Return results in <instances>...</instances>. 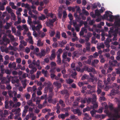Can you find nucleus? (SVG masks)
<instances>
[{"label": "nucleus", "instance_id": "nucleus-1", "mask_svg": "<svg viewBox=\"0 0 120 120\" xmlns=\"http://www.w3.org/2000/svg\"><path fill=\"white\" fill-rule=\"evenodd\" d=\"M45 85L46 87L44 89L45 93H46L48 91L53 90V87L51 82H45Z\"/></svg>", "mask_w": 120, "mask_h": 120}, {"label": "nucleus", "instance_id": "nucleus-2", "mask_svg": "<svg viewBox=\"0 0 120 120\" xmlns=\"http://www.w3.org/2000/svg\"><path fill=\"white\" fill-rule=\"evenodd\" d=\"M104 18L108 19V20L109 21L112 22L113 21V19H114V16L111 14H109L108 11H106L105 12V14L104 15Z\"/></svg>", "mask_w": 120, "mask_h": 120}, {"label": "nucleus", "instance_id": "nucleus-3", "mask_svg": "<svg viewBox=\"0 0 120 120\" xmlns=\"http://www.w3.org/2000/svg\"><path fill=\"white\" fill-rule=\"evenodd\" d=\"M9 78L10 79H11V82L12 83L15 84V83H17L16 84H15V86L18 87L19 86V80L18 79V77L17 76H10Z\"/></svg>", "mask_w": 120, "mask_h": 120}, {"label": "nucleus", "instance_id": "nucleus-4", "mask_svg": "<svg viewBox=\"0 0 120 120\" xmlns=\"http://www.w3.org/2000/svg\"><path fill=\"white\" fill-rule=\"evenodd\" d=\"M84 71H87L88 72H93L94 74H96L97 72L95 69L92 67L89 68L87 65H85L84 67Z\"/></svg>", "mask_w": 120, "mask_h": 120}, {"label": "nucleus", "instance_id": "nucleus-5", "mask_svg": "<svg viewBox=\"0 0 120 120\" xmlns=\"http://www.w3.org/2000/svg\"><path fill=\"white\" fill-rule=\"evenodd\" d=\"M93 100L92 104H93V105L91 106V108L93 109H96L98 107V103L96 101L97 100L96 96H95Z\"/></svg>", "mask_w": 120, "mask_h": 120}, {"label": "nucleus", "instance_id": "nucleus-6", "mask_svg": "<svg viewBox=\"0 0 120 120\" xmlns=\"http://www.w3.org/2000/svg\"><path fill=\"white\" fill-rule=\"evenodd\" d=\"M114 17V19L116 20L115 22L116 25L118 26H120V18H119V16L118 15L115 16Z\"/></svg>", "mask_w": 120, "mask_h": 120}, {"label": "nucleus", "instance_id": "nucleus-7", "mask_svg": "<svg viewBox=\"0 0 120 120\" xmlns=\"http://www.w3.org/2000/svg\"><path fill=\"white\" fill-rule=\"evenodd\" d=\"M69 114L67 112H65V114L62 113V114H59L58 116V117L59 119L61 118L63 119H64L65 118L68 116L69 115Z\"/></svg>", "mask_w": 120, "mask_h": 120}, {"label": "nucleus", "instance_id": "nucleus-8", "mask_svg": "<svg viewBox=\"0 0 120 120\" xmlns=\"http://www.w3.org/2000/svg\"><path fill=\"white\" fill-rule=\"evenodd\" d=\"M1 80V82L2 83L5 84L6 85L9 83L10 80L9 77L8 79H6L5 78H4L3 79H2Z\"/></svg>", "mask_w": 120, "mask_h": 120}, {"label": "nucleus", "instance_id": "nucleus-9", "mask_svg": "<svg viewBox=\"0 0 120 120\" xmlns=\"http://www.w3.org/2000/svg\"><path fill=\"white\" fill-rule=\"evenodd\" d=\"M28 108L29 107L27 105H26L24 107V109L23 110L22 113V116L24 117L25 116L26 113L28 111Z\"/></svg>", "mask_w": 120, "mask_h": 120}, {"label": "nucleus", "instance_id": "nucleus-10", "mask_svg": "<svg viewBox=\"0 0 120 120\" xmlns=\"http://www.w3.org/2000/svg\"><path fill=\"white\" fill-rule=\"evenodd\" d=\"M35 54L38 56V48H36L35 50H34V52H32L30 53V56L33 58H34V55Z\"/></svg>", "mask_w": 120, "mask_h": 120}, {"label": "nucleus", "instance_id": "nucleus-11", "mask_svg": "<svg viewBox=\"0 0 120 120\" xmlns=\"http://www.w3.org/2000/svg\"><path fill=\"white\" fill-rule=\"evenodd\" d=\"M61 93L63 95H65L64 97L69 96V94L68 91L66 90H64L61 91Z\"/></svg>", "mask_w": 120, "mask_h": 120}, {"label": "nucleus", "instance_id": "nucleus-12", "mask_svg": "<svg viewBox=\"0 0 120 120\" xmlns=\"http://www.w3.org/2000/svg\"><path fill=\"white\" fill-rule=\"evenodd\" d=\"M46 52L44 50L41 49V52L38 53V56L41 58L42 56H44Z\"/></svg>", "mask_w": 120, "mask_h": 120}, {"label": "nucleus", "instance_id": "nucleus-13", "mask_svg": "<svg viewBox=\"0 0 120 120\" xmlns=\"http://www.w3.org/2000/svg\"><path fill=\"white\" fill-rule=\"evenodd\" d=\"M72 111L75 114H77L78 116H80L81 114V113L79 109H74Z\"/></svg>", "mask_w": 120, "mask_h": 120}, {"label": "nucleus", "instance_id": "nucleus-14", "mask_svg": "<svg viewBox=\"0 0 120 120\" xmlns=\"http://www.w3.org/2000/svg\"><path fill=\"white\" fill-rule=\"evenodd\" d=\"M119 91L118 90H115L114 89H112L111 90L110 93V95L111 96L115 95L116 94L119 93Z\"/></svg>", "mask_w": 120, "mask_h": 120}, {"label": "nucleus", "instance_id": "nucleus-15", "mask_svg": "<svg viewBox=\"0 0 120 120\" xmlns=\"http://www.w3.org/2000/svg\"><path fill=\"white\" fill-rule=\"evenodd\" d=\"M92 97V98H89L88 99L86 98V101H87V103L89 104L90 102H91L92 103L93 100V98H94V97L95 96H96V95L95 94H93V95Z\"/></svg>", "mask_w": 120, "mask_h": 120}, {"label": "nucleus", "instance_id": "nucleus-16", "mask_svg": "<svg viewBox=\"0 0 120 120\" xmlns=\"http://www.w3.org/2000/svg\"><path fill=\"white\" fill-rule=\"evenodd\" d=\"M63 15L62 18L63 22H64L65 20V19L67 17V14L65 11H64L63 12Z\"/></svg>", "mask_w": 120, "mask_h": 120}, {"label": "nucleus", "instance_id": "nucleus-17", "mask_svg": "<svg viewBox=\"0 0 120 120\" xmlns=\"http://www.w3.org/2000/svg\"><path fill=\"white\" fill-rule=\"evenodd\" d=\"M6 24V25H5L4 28L6 30H8L9 29L12 25L11 22L10 23L7 22Z\"/></svg>", "mask_w": 120, "mask_h": 120}, {"label": "nucleus", "instance_id": "nucleus-18", "mask_svg": "<svg viewBox=\"0 0 120 120\" xmlns=\"http://www.w3.org/2000/svg\"><path fill=\"white\" fill-rule=\"evenodd\" d=\"M67 43V42L66 40H63L61 42L59 43V45H60V46L61 47H64V45H65Z\"/></svg>", "mask_w": 120, "mask_h": 120}, {"label": "nucleus", "instance_id": "nucleus-19", "mask_svg": "<svg viewBox=\"0 0 120 120\" xmlns=\"http://www.w3.org/2000/svg\"><path fill=\"white\" fill-rule=\"evenodd\" d=\"M45 35V34L42 31H39L38 33V37H40L41 38H43Z\"/></svg>", "mask_w": 120, "mask_h": 120}, {"label": "nucleus", "instance_id": "nucleus-20", "mask_svg": "<svg viewBox=\"0 0 120 120\" xmlns=\"http://www.w3.org/2000/svg\"><path fill=\"white\" fill-rule=\"evenodd\" d=\"M53 84L56 87H57V88L58 89L60 88L61 86V83H59L57 82H54Z\"/></svg>", "mask_w": 120, "mask_h": 120}, {"label": "nucleus", "instance_id": "nucleus-21", "mask_svg": "<svg viewBox=\"0 0 120 120\" xmlns=\"http://www.w3.org/2000/svg\"><path fill=\"white\" fill-rule=\"evenodd\" d=\"M49 17H50L51 18H53L54 17H55V18L56 17L55 15L53 14L52 13H49L47 15V16L46 18H48Z\"/></svg>", "mask_w": 120, "mask_h": 120}, {"label": "nucleus", "instance_id": "nucleus-22", "mask_svg": "<svg viewBox=\"0 0 120 120\" xmlns=\"http://www.w3.org/2000/svg\"><path fill=\"white\" fill-rule=\"evenodd\" d=\"M45 23L47 26L50 27V28H51V26L53 27V24L50 22V21L49 20L48 21L46 22Z\"/></svg>", "mask_w": 120, "mask_h": 120}, {"label": "nucleus", "instance_id": "nucleus-23", "mask_svg": "<svg viewBox=\"0 0 120 120\" xmlns=\"http://www.w3.org/2000/svg\"><path fill=\"white\" fill-rule=\"evenodd\" d=\"M112 86L113 87L116 89L117 90H119L120 89V85H118L116 83H113L112 84Z\"/></svg>", "mask_w": 120, "mask_h": 120}, {"label": "nucleus", "instance_id": "nucleus-24", "mask_svg": "<svg viewBox=\"0 0 120 120\" xmlns=\"http://www.w3.org/2000/svg\"><path fill=\"white\" fill-rule=\"evenodd\" d=\"M102 81L100 80H98V88H102Z\"/></svg>", "mask_w": 120, "mask_h": 120}, {"label": "nucleus", "instance_id": "nucleus-25", "mask_svg": "<svg viewBox=\"0 0 120 120\" xmlns=\"http://www.w3.org/2000/svg\"><path fill=\"white\" fill-rule=\"evenodd\" d=\"M3 41H4V42H6L7 43H9V41L8 39L6 38V36L4 35L3 36Z\"/></svg>", "mask_w": 120, "mask_h": 120}, {"label": "nucleus", "instance_id": "nucleus-26", "mask_svg": "<svg viewBox=\"0 0 120 120\" xmlns=\"http://www.w3.org/2000/svg\"><path fill=\"white\" fill-rule=\"evenodd\" d=\"M51 28L53 30H50V33L49 34V36L51 37H53L55 34V30H54L53 29V28Z\"/></svg>", "mask_w": 120, "mask_h": 120}, {"label": "nucleus", "instance_id": "nucleus-27", "mask_svg": "<svg viewBox=\"0 0 120 120\" xmlns=\"http://www.w3.org/2000/svg\"><path fill=\"white\" fill-rule=\"evenodd\" d=\"M76 70L78 71H79L81 73H82L84 71V68L83 69H81V68L79 67H77L76 68Z\"/></svg>", "mask_w": 120, "mask_h": 120}, {"label": "nucleus", "instance_id": "nucleus-28", "mask_svg": "<svg viewBox=\"0 0 120 120\" xmlns=\"http://www.w3.org/2000/svg\"><path fill=\"white\" fill-rule=\"evenodd\" d=\"M42 73L44 74L45 76L46 77H48V71L47 70L45 71L44 69H43L42 70Z\"/></svg>", "mask_w": 120, "mask_h": 120}, {"label": "nucleus", "instance_id": "nucleus-29", "mask_svg": "<svg viewBox=\"0 0 120 120\" xmlns=\"http://www.w3.org/2000/svg\"><path fill=\"white\" fill-rule=\"evenodd\" d=\"M113 106V105L112 103H109L108 106L110 110L112 111L114 109V107Z\"/></svg>", "mask_w": 120, "mask_h": 120}, {"label": "nucleus", "instance_id": "nucleus-30", "mask_svg": "<svg viewBox=\"0 0 120 120\" xmlns=\"http://www.w3.org/2000/svg\"><path fill=\"white\" fill-rule=\"evenodd\" d=\"M59 104L63 107H65V105L64 103V101L61 99H60L59 101Z\"/></svg>", "mask_w": 120, "mask_h": 120}, {"label": "nucleus", "instance_id": "nucleus-31", "mask_svg": "<svg viewBox=\"0 0 120 120\" xmlns=\"http://www.w3.org/2000/svg\"><path fill=\"white\" fill-rule=\"evenodd\" d=\"M97 111L96 110L93 109L92 111H90V113L91 115L92 116L94 117V115L96 114Z\"/></svg>", "mask_w": 120, "mask_h": 120}, {"label": "nucleus", "instance_id": "nucleus-32", "mask_svg": "<svg viewBox=\"0 0 120 120\" xmlns=\"http://www.w3.org/2000/svg\"><path fill=\"white\" fill-rule=\"evenodd\" d=\"M43 42L41 41V40H38V46L39 47L42 46L43 45Z\"/></svg>", "mask_w": 120, "mask_h": 120}, {"label": "nucleus", "instance_id": "nucleus-33", "mask_svg": "<svg viewBox=\"0 0 120 120\" xmlns=\"http://www.w3.org/2000/svg\"><path fill=\"white\" fill-rule=\"evenodd\" d=\"M77 74L76 72H74L71 74V75L72 78H73L75 79H77V78L76 76Z\"/></svg>", "mask_w": 120, "mask_h": 120}, {"label": "nucleus", "instance_id": "nucleus-34", "mask_svg": "<svg viewBox=\"0 0 120 120\" xmlns=\"http://www.w3.org/2000/svg\"><path fill=\"white\" fill-rule=\"evenodd\" d=\"M66 81L67 83L69 84H70L72 83L74 81L73 80L70 78L69 79H66Z\"/></svg>", "mask_w": 120, "mask_h": 120}, {"label": "nucleus", "instance_id": "nucleus-35", "mask_svg": "<svg viewBox=\"0 0 120 120\" xmlns=\"http://www.w3.org/2000/svg\"><path fill=\"white\" fill-rule=\"evenodd\" d=\"M70 109V107H68L63 108V111L66 112H67L68 113V110H69Z\"/></svg>", "mask_w": 120, "mask_h": 120}, {"label": "nucleus", "instance_id": "nucleus-36", "mask_svg": "<svg viewBox=\"0 0 120 120\" xmlns=\"http://www.w3.org/2000/svg\"><path fill=\"white\" fill-rule=\"evenodd\" d=\"M52 91L53 90L49 91V97H48V98H52L53 95V94L52 92Z\"/></svg>", "mask_w": 120, "mask_h": 120}, {"label": "nucleus", "instance_id": "nucleus-37", "mask_svg": "<svg viewBox=\"0 0 120 120\" xmlns=\"http://www.w3.org/2000/svg\"><path fill=\"white\" fill-rule=\"evenodd\" d=\"M46 18V17L45 16L43 15H42L41 16H39L38 17V19L39 20H43L45 19Z\"/></svg>", "mask_w": 120, "mask_h": 120}, {"label": "nucleus", "instance_id": "nucleus-38", "mask_svg": "<svg viewBox=\"0 0 120 120\" xmlns=\"http://www.w3.org/2000/svg\"><path fill=\"white\" fill-rule=\"evenodd\" d=\"M67 57V54L65 53H63L62 56L63 59L62 60V62L63 63H64V60H66V58Z\"/></svg>", "mask_w": 120, "mask_h": 120}, {"label": "nucleus", "instance_id": "nucleus-39", "mask_svg": "<svg viewBox=\"0 0 120 120\" xmlns=\"http://www.w3.org/2000/svg\"><path fill=\"white\" fill-rule=\"evenodd\" d=\"M5 108L6 109H7L9 107V106H8V101H5Z\"/></svg>", "mask_w": 120, "mask_h": 120}, {"label": "nucleus", "instance_id": "nucleus-40", "mask_svg": "<svg viewBox=\"0 0 120 120\" xmlns=\"http://www.w3.org/2000/svg\"><path fill=\"white\" fill-rule=\"evenodd\" d=\"M42 83L41 82H38V85L40 86L39 87H38V91H40L42 89V87L40 86L42 85Z\"/></svg>", "mask_w": 120, "mask_h": 120}, {"label": "nucleus", "instance_id": "nucleus-41", "mask_svg": "<svg viewBox=\"0 0 120 120\" xmlns=\"http://www.w3.org/2000/svg\"><path fill=\"white\" fill-rule=\"evenodd\" d=\"M90 109V108L89 107H87L86 108H84L83 110V112H85L86 111H89Z\"/></svg>", "mask_w": 120, "mask_h": 120}, {"label": "nucleus", "instance_id": "nucleus-42", "mask_svg": "<svg viewBox=\"0 0 120 120\" xmlns=\"http://www.w3.org/2000/svg\"><path fill=\"white\" fill-rule=\"evenodd\" d=\"M60 32L58 31H57L56 32V37L58 39H60Z\"/></svg>", "mask_w": 120, "mask_h": 120}, {"label": "nucleus", "instance_id": "nucleus-43", "mask_svg": "<svg viewBox=\"0 0 120 120\" xmlns=\"http://www.w3.org/2000/svg\"><path fill=\"white\" fill-rule=\"evenodd\" d=\"M82 13L88 16L89 15V13L87 11H86L85 9H83L82 10Z\"/></svg>", "mask_w": 120, "mask_h": 120}, {"label": "nucleus", "instance_id": "nucleus-44", "mask_svg": "<svg viewBox=\"0 0 120 120\" xmlns=\"http://www.w3.org/2000/svg\"><path fill=\"white\" fill-rule=\"evenodd\" d=\"M84 115L85 116V117L84 118V120L87 119V118H89L90 119H91V117H89V115L87 113H85L84 114Z\"/></svg>", "mask_w": 120, "mask_h": 120}, {"label": "nucleus", "instance_id": "nucleus-45", "mask_svg": "<svg viewBox=\"0 0 120 120\" xmlns=\"http://www.w3.org/2000/svg\"><path fill=\"white\" fill-rule=\"evenodd\" d=\"M74 94L75 96H78L80 95V92L78 91H75L74 92Z\"/></svg>", "mask_w": 120, "mask_h": 120}, {"label": "nucleus", "instance_id": "nucleus-46", "mask_svg": "<svg viewBox=\"0 0 120 120\" xmlns=\"http://www.w3.org/2000/svg\"><path fill=\"white\" fill-rule=\"evenodd\" d=\"M27 103L30 105L33 106L34 105L32 103V101L31 100H30L27 101Z\"/></svg>", "mask_w": 120, "mask_h": 120}, {"label": "nucleus", "instance_id": "nucleus-47", "mask_svg": "<svg viewBox=\"0 0 120 120\" xmlns=\"http://www.w3.org/2000/svg\"><path fill=\"white\" fill-rule=\"evenodd\" d=\"M102 106L105 107V109H107L108 108V106L106 102H104V103H102Z\"/></svg>", "mask_w": 120, "mask_h": 120}, {"label": "nucleus", "instance_id": "nucleus-48", "mask_svg": "<svg viewBox=\"0 0 120 120\" xmlns=\"http://www.w3.org/2000/svg\"><path fill=\"white\" fill-rule=\"evenodd\" d=\"M95 15L96 17V16H99L100 15V13L98 10H97L95 11Z\"/></svg>", "mask_w": 120, "mask_h": 120}, {"label": "nucleus", "instance_id": "nucleus-49", "mask_svg": "<svg viewBox=\"0 0 120 120\" xmlns=\"http://www.w3.org/2000/svg\"><path fill=\"white\" fill-rule=\"evenodd\" d=\"M57 19L56 18V17L54 19H50L49 20L50 21V22L52 23V24L54 22H55V21L57 20Z\"/></svg>", "mask_w": 120, "mask_h": 120}, {"label": "nucleus", "instance_id": "nucleus-50", "mask_svg": "<svg viewBox=\"0 0 120 120\" xmlns=\"http://www.w3.org/2000/svg\"><path fill=\"white\" fill-rule=\"evenodd\" d=\"M85 84V83L84 82H79L78 83V85L79 86L81 87L83 86V85Z\"/></svg>", "mask_w": 120, "mask_h": 120}, {"label": "nucleus", "instance_id": "nucleus-51", "mask_svg": "<svg viewBox=\"0 0 120 120\" xmlns=\"http://www.w3.org/2000/svg\"><path fill=\"white\" fill-rule=\"evenodd\" d=\"M21 111V109L20 108H18V109H16V110L15 109L14 110H13L12 111L13 112H14L16 111L15 114H16L17 113H19V112Z\"/></svg>", "mask_w": 120, "mask_h": 120}, {"label": "nucleus", "instance_id": "nucleus-52", "mask_svg": "<svg viewBox=\"0 0 120 120\" xmlns=\"http://www.w3.org/2000/svg\"><path fill=\"white\" fill-rule=\"evenodd\" d=\"M80 26L79 24H77L76 26H74L77 32H79L80 30V28L79 26Z\"/></svg>", "mask_w": 120, "mask_h": 120}, {"label": "nucleus", "instance_id": "nucleus-53", "mask_svg": "<svg viewBox=\"0 0 120 120\" xmlns=\"http://www.w3.org/2000/svg\"><path fill=\"white\" fill-rule=\"evenodd\" d=\"M42 26L40 23L39 22L38 20V33L39 32V29L42 28Z\"/></svg>", "mask_w": 120, "mask_h": 120}, {"label": "nucleus", "instance_id": "nucleus-54", "mask_svg": "<svg viewBox=\"0 0 120 120\" xmlns=\"http://www.w3.org/2000/svg\"><path fill=\"white\" fill-rule=\"evenodd\" d=\"M6 10L9 13H10L12 11V10L8 6L7 7Z\"/></svg>", "mask_w": 120, "mask_h": 120}, {"label": "nucleus", "instance_id": "nucleus-55", "mask_svg": "<svg viewBox=\"0 0 120 120\" xmlns=\"http://www.w3.org/2000/svg\"><path fill=\"white\" fill-rule=\"evenodd\" d=\"M69 96H68L64 97L65 99V102L66 103L68 102H69V99L68 98Z\"/></svg>", "mask_w": 120, "mask_h": 120}, {"label": "nucleus", "instance_id": "nucleus-56", "mask_svg": "<svg viewBox=\"0 0 120 120\" xmlns=\"http://www.w3.org/2000/svg\"><path fill=\"white\" fill-rule=\"evenodd\" d=\"M77 51H75L72 53V54L73 55L72 56V57L73 59L76 56V55L77 54Z\"/></svg>", "mask_w": 120, "mask_h": 120}, {"label": "nucleus", "instance_id": "nucleus-57", "mask_svg": "<svg viewBox=\"0 0 120 120\" xmlns=\"http://www.w3.org/2000/svg\"><path fill=\"white\" fill-rule=\"evenodd\" d=\"M47 97V94L46 93L44 95L42 96H41V99H43L44 98H46Z\"/></svg>", "mask_w": 120, "mask_h": 120}, {"label": "nucleus", "instance_id": "nucleus-58", "mask_svg": "<svg viewBox=\"0 0 120 120\" xmlns=\"http://www.w3.org/2000/svg\"><path fill=\"white\" fill-rule=\"evenodd\" d=\"M68 16L69 17V19L71 21L73 19V17L71 14L70 13L69 14Z\"/></svg>", "mask_w": 120, "mask_h": 120}, {"label": "nucleus", "instance_id": "nucleus-59", "mask_svg": "<svg viewBox=\"0 0 120 120\" xmlns=\"http://www.w3.org/2000/svg\"><path fill=\"white\" fill-rule=\"evenodd\" d=\"M61 59L60 58H57L56 62L57 64L59 65L61 64Z\"/></svg>", "mask_w": 120, "mask_h": 120}, {"label": "nucleus", "instance_id": "nucleus-60", "mask_svg": "<svg viewBox=\"0 0 120 120\" xmlns=\"http://www.w3.org/2000/svg\"><path fill=\"white\" fill-rule=\"evenodd\" d=\"M21 43L23 44L24 46H26L27 45V43L26 42L24 41L23 40L21 41H20Z\"/></svg>", "mask_w": 120, "mask_h": 120}, {"label": "nucleus", "instance_id": "nucleus-61", "mask_svg": "<svg viewBox=\"0 0 120 120\" xmlns=\"http://www.w3.org/2000/svg\"><path fill=\"white\" fill-rule=\"evenodd\" d=\"M6 85L7 86L6 87V88L7 90H9L11 89L12 87L11 86H10L9 83Z\"/></svg>", "mask_w": 120, "mask_h": 120}, {"label": "nucleus", "instance_id": "nucleus-62", "mask_svg": "<svg viewBox=\"0 0 120 120\" xmlns=\"http://www.w3.org/2000/svg\"><path fill=\"white\" fill-rule=\"evenodd\" d=\"M76 13L78 12L79 13H80V12L81 10L79 6H77V7H76Z\"/></svg>", "mask_w": 120, "mask_h": 120}, {"label": "nucleus", "instance_id": "nucleus-63", "mask_svg": "<svg viewBox=\"0 0 120 120\" xmlns=\"http://www.w3.org/2000/svg\"><path fill=\"white\" fill-rule=\"evenodd\" d=\"M104 44L105 45L106 47L107 48H109L110 47V45L109 44V43H108L105 42Z\"/></svg>", "mask_w": 120, "mask_h": 120}, {"label": "nucleus", "instance_id": "nucleus-64", "mask_svg": "<svg viewBox=\"0 0 120 120\" xmlns=\"http://www.w3.org/2000/svg\"><path fill=\"white\" fill-rule=\"evenodd\" d=\"M113 110L114 112L115 115L119 113V111L118 109L114 108V109Z\"/></svg>", "mask_w": 120, "mask_h": 120}]
</instances>
